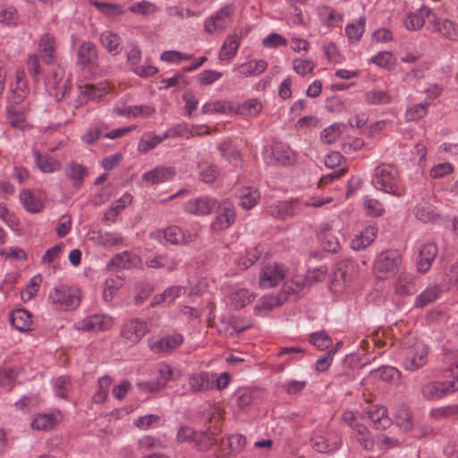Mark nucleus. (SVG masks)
<instances>
[{
    "mask_svg": "<svg viewBox=\"0 0 458 458\" xmlns=\"http://www.w3.org/2000/svg\"><path fill=\"white\" fill-rule=\"evenodd\" d=\"M450 362L449 372L454 379L451 381H434L426 383L421 386V395L428 401H436L449 393L458 390V351L451 352L448 356Z\"/></svg>",
    "mask_w": 458,
    "mask_h": 458,
    "instance_id": "nucleus-1",
    "label": "nucleus"
},
{
    "mask_svg": "<svg viewBox=\"0 0 458 458\" xmlns=\"http://www.w3.org/2000/svg\"><path fill=\"white\" fill-rule=\"evenodd\" d=\"M158 10L157 6L149 1H140L133 3L129 6V11L134 14L148 16L154 14Z\"/></svg>",
    "mask_w": 458,
    "mask_h": 458,
    "instance_id": "nucleus-57",
    "label": "nucleus"
},
{
    "mask_svg": "<svg viewBox=\"0 0 458 458\" xmlns=\"http://www.w3.org/2000/svg\"><path fill=\"white\" fill-rule=\"evenodd\" d=\"M364 98L368 105H388L392 102V96L386 90H369Z\"/></svg>",
    "mask_w": 458,
    "mask_h": 458,
    "instance_id": "nucleus-52",
    "label": "nucleus"
},
{
    "mask_svg": "<svg viewBox=\"0 0 458 458\" xmlns=\"http://www.w3.org/2000/svg\"><path fill=\"white\" fill-rule=\"evenodd\" d=\"M218 151L222 157L234 165L242 162V154L229 140H225L220 143Z\"/></svg>",
    "mask_w": 458,
    "mask_h": 458,
    "instance_id": "nucleus-41",
    "label": "nucleus"
},
{
    "mask_svg": "<svg viewBox=\"0 0 458 458\" xmlns=\"http://www.w3.org/2000/svg\"><path fill=\"white\" fill-rule=\"evenodd\" d=\"M10 322L13 327L21 332H29L32 330V316L23 309L13 311L10 315Z\"/></svg>",
    "mask_w": 458,
    "mask_h": 458,
    "instance_id": "nucleus-33",
    "label": "nucleus"
},
{
    "mask_svg": "<svg viewBox=\"0 0 458 458\" xmlns=\"http://www.w3.org/2000/svg\"><path fill=\"white\" fill-rule=\"evenodd\" d=\"M352 428L354 430V437L360 445L366 450H371L374 447L375 440L369 428L360 423H355Z\"/></svg>",
    "mask_w": 458,
    "mask_h": 458,
    "instance_id": "nucleus-42",
    "label": "nucleus"
},
{
    "mask_svg": "<svg viewBox=\"0 0 458 458\" xmlns=\"http://www.w3.org/2000/svg\"><path fill=\"white\" fill-rule=\"evenodd\" d=\"M149 331L148 322L142 318H132L122 327V336L131 344L139 343Z\"/></svg>",
    "mask_w": 458,
    "mask_h": 458,
    "instance_id": "nucleus-10",
    "label": "nucleus"
},
{
    "mask_svg": "<svg viewBox=\"0 0 458 458\" xmlns=\"http://www.w3.org/2000/svg\"><path fill=\"white\" fill-rule=\"evenodd\" d=\"M224 411L220 408L214 407L209 418V423H213V428L208 426L205 430L196 433L193 443L199 451H208L216 444V437L222 431L221 420Z\"/></svg>",
    "mask_w": 458,
    "mask_h": 458,
    "instance_id": "nucleus-3",
    "label": "nucleus"
},
{
    "mask_svg": "<svg viewBox=\"0 0 458 458\" xmlns=\"http://www.w3.org/2000/svg\"><path fill=\"white\" fill-rule=\"evenodd\" d=\"M441 293V288L438 285H433L427 288L422 292L416 300L417 307H424L435 301Z\"/></svg>",
    "mask_w": 458,
    "mask_h": 458,
    "instance_id": "nucleus-56",
    "label": "nucleus"
},
{
    "mask_svg": "<svg viewBox=\"0 0 458 458\" xmlns=\"http://www.w3.org/2000/svg\"><path fill=\"white\" fill-rule=\"evenodd\" d=\"M183 342L181 334L165 335L149 343L150 350L155 353H169L177 349Z\"/></svg>",
    "mask_w": 458,
    "mask_h": 458,
    "instance_id": "nucleus-15",
    "label": "nucleus"
},
{
    "mask_svg": "<svg viewBox=\"0 0 458 458\" xmlns=\"http://www.w3.org/2000/svg\"><path fill=\"white\" fill-rule=\"evenodd\" d=\"M396 424L403 431H410L413 428L412 414L409 408L402 407L396 414Z\"/></svg>",
    "mask_w": 458,
    "mask_h": 458,
    "instance_id": "nucleus-58",
    "label": "nucleus"
},
{
    "mask_svg": "<svg viewBox=\"0 0 458 458\" xmlns=\"http://www.w3.org/2000/svg\"><path fill=\"white\" fill-rule=\"evenodd\" d=\"M163 140V136L145 133L139 141L138 149L142 153L148 152L158 145Z\"/></svg>",
    "mask_w": 458,
    "mask_h": 458,
    "instance_id": "nucleus-59",
    "label": "nucleus"
},
{
    "mask_svg": "<svg viewBox=\"0 0 458 458\" xmlns=\"http://www.w3.org/2000/svg\"><path fill=\"white\" fill-rule=\"evenodd\" d=\"M61 420L62 414L60 411L39 413L33 419L31 428L35 430L49 431L54 429Z\"/></svg>",
    "mask_w": 458,
    "mask_h": 458,
    "instance_id": "nucleus-22",
    "label": "nucleus"
},
{
    "mask_svg": "<svg viewBox=\"0 0 458 458\" xmlns=\"http://www.w3.org/2000/svg\"><path fill=\"white\" fill-rule=\"evenodd\" d=\"M257 395V392L253 389L250 388H241L238 389L234 394V402L235 405L240 410H243L245 407L249 406L254 401Z\"/></svg>",
    "mask_w": 458,
    "mask_h": 458,
    "instance_id": "nucleus-50",
    "label": "nucleus"
},
{
    "mask_svg": "<svg viewBox=\"0 0 458 458\" xmlns=\"http://www.w3.org/2000/svg\"><path fill=\"white\" fill-rule=\"evenodd\" d=\"M49 301L59 310H73L81 302L80 292L65 285L55 287L49 293Z\"/></svg>",
    "mask_w": 458,
    "mask_h": 458,
    "instance_id": "nucleus-6",
    "label": "nucleus"
},
{
    "mask_svg": "<svg viewBox=\"0 0 458 458\" xmlns=\"http://www.w3.org/2000/svg\"><path fill=\"white\" fill-rule=\"evenodd\" d=\"M20 199L24 208L30 213H38L43 209V202L30 190H23L20 193Z\"/></svg>",
    "mask_w": 458,
    "mask_h": 458,
    "instance_id": "nucleus-45",
    "label": "nucleus"
},
{
    "mask_svg": "<svg viewBox=\"0 0 458 458\" xmlns=\"http://www.w3.org/2000/svg\"><path fill=\"white\" fill-rule=\"evenodd\" d=\"M101 45L112 55H115L120 51V38L110 30L104 31L100 35Z\"/></svg>",
    "mask_w": 458,
    "mask_h": 458,
    "instance_id": "nucleus-48",
    "label": "nucleus"
},
{
    "mask_svg": "<svg viewBox=\"0 0 458 458\" xmlns=\"http://www.w3.org/2000/svg\"><path fill=\"white\" fill-rule=\"evenodd\" d=\"M36 165L38 169L43 173H55L61 169V162L47 155H42L39 153H36Z\"/></svg>",
    "mask_w": 458,
    "mask_h": 458,
    "instance_id": "nucleus-39",
    "label": "nucleus"
},
{
    "mask_svg": "<svg viewBox=\"0 0 458 458\" xmlns=\"http://www.w3.org/2000/svg\"><path fill=\"white\" fill-rule=\"evenodd\" d=\"M402 263V256L397 250H387L382 251L377 257L374 266L373 272L376 276L379 279H387L398 269V267Z\"/></svg>",
    "mask_w": 458,
    "mask_h": 458,
    "instance_id": "nucleus-4",
    "label": "nucleus"
},
{
    "mask_svg": "<svg viewBox=\"0 0 458 458\" xmlns=\"http://www.w3.org/2000/svg\"><path fill=\"white\" fill-rule=\"evenodd\" d=\"M38 47L44 63L47 64H51L55 58V38L50 33L43 34L40 38Z\"/></svg>",
    "mask_w": 458,
    "mask_h": 458,
    "instance_id": "nucleus-30",
    "label": "nucleus"
},
{
    "mask_svg": "<svg viewBox=\"0 0 458 458\" xmlns=\"http://www.w3.org/2000/svg\"><path fill=\"white\" fill-rule=\"evenodd\" d=\"M80 91L81 94V99L75 104V107L82 105L88 99H97L101 98L108 92V88L106 83H98V84H86L83 87H80Z\"/></svg>",
    "mask_w": 458,
    "mask_h": 458,
    "instance_id": "nucleus-28",
    "label": "nucleus"
},
{
    "mask_svg": "<svg viewBox=\"0 0 458 458\" xmlns=\"http://www.w3.org/2000/svg\"><path fill=\"white\" fill-rule=\"evenodd\" d=\"M175 174L173 167H157L143 174V179L152 184L160 183L172 179Z\"/></svg>",
    "mask_w": 458,
    "mask_h": 458,
    "instance_id": "nucleus-38",
    "label": "nucleus"
},
{
    "mask_svg": "<svg viewBox=\"0 0 458 458\" xmlns=\"http://www.w3.org/2000/svg\"><path fill=\"white\" fill-rule=\"evenodd\" d=\"M64 174L69 178L73 187L79 189L82 186L87 175V168L81 164L72 161L64 169Z\"/></svg>",
    "mask_w": 458,
    "mask_h": 458,
    "instance_id": "nucleus-34",
    "label": "nucleus"
},
{
    "mask_svg": "<svg viewBox=\"0 0 458 458\" xmlns=\"http://www.w3.org/2000/svg\"><path fill=\"white\" fill-rule=\"evenodd\" d=\"M260 198V194L257 190L246 188L241 194V205L245 209L252 208Z\"/></svg>",
    "mask_w": 458,
    "mask_h": 458,
    "instance_id": "nucleus-60",
    "label": "nucleus"
},
{
    "mask_svg": "<svg viewBox=\"0 0 458 458\" xmlns=\"http://www.w3.org/2000/svg\"><path fill=\"white\" fill-rule=\"evenodd\" d=\"M284 287L293 293L303 294L310 285L305 274L293 276L289 282L285 283Z\"/></svg>",
    "mask_w": 458,
    "mask_h": 458,
    "instance_id": "nucleus-47",
    "label": "nucleus"
},
{
    "mask_svg": "<svg viewBox=\"0 0 458 458\" xmlns=\"http://www.w3.org/2000/svg\"><path fill=\"white\" fill-rule=\"evenodd\" d=\"M113 379L109 376H104L98 381V389L92 396V401L96 403H103L106 400Z\"/></svg>",
    "mask_w": 458,
    "mask_h": 458,
    "instance_id": "nucleus-49",
    "label": "nucleus"
},
{
    "mask_svg": "<svg viewBox=\"0 0 458 458\" xmlns=\"http://www.w3.org/2000/svg\"><path fill=\"white\" fill-rule=\"evenodd\" d=\"M403 367L406 370H417L427 363L428 349L421 341L416 342L412 346L404 348Z\"/></svg>",
    "mask_w": 458,
    "mask_h": 458,
    "instance_id": "nucleus-8",
    "label": "nucleus"
},
{
    "mask_svg": "<svg viewBox=\"0 0 458 458\" xmlns=\"http://www.w3.org/2000/svg\"><path fill=\"white\" fill-rule=\"evenodd\" d=\"M372 183L377 190L395 197H402L405 193V189L399 185L397 169L389 164H382L376 167Z\"/></svg>",
    "mask_w": 458,
    "mask_h": 458,
    "instance_id": "nucleus-2",
    "label": "nucleus"
},
{
    "mask_svg": "<svg viewBox=\"0 0 458 458\" xmlns=\"http://www.w3.org/2000/svg\"><path fill=\"white\" fill-rule=\"evenodd\" d=\"M216 214L211 224V229L215 232H221L229 228L235 221L236 214L232 202L228 200L216 204Z\"/></svg>",
    "mask_w": 458,
    "mask_h": 458,
    "instance_id": "nucleus-9",
    "label": "nucleus"
},
{
    "mask_svg": "<svg viewBox=\"0 0 458 458\" xmlns=\"http://www.w3.org/2000/svg\"><path fill=\"white\" fill-rule=\"evenodd\" d=\"M310 343L319 350H325L332 345L333 341L325 331H320L310 335Z\"/></svg>",
    "mask_w": 458,
    "mask_h": 458,
    "instance_id": "nucleus-61",
    "label": "nucleus"
},
{
    "mask_svg": "<svg viewBox=\"0 0 458 458\" xmlns=\"http://www.w3.org/2000/svg\"><path fill=\"white\" fill-rule=\"evenodd\" d=\"M431 15H435V13L429 8L422 6L416 13H411L406 16L404 25L410 30H418L426 24L427 29L430 30L433 22L431 21Z\"/></svg>",
    "mask_w": 458,
    "mask_h": 458,
    "instance_id": "nucleus-13",
    "label": "nucleus"
},
{
    "mask_svg": "<svg viewBox=\"0 0 458 458\" xmlns=\"http://www.w3.org/2000/svg\"><path fill=\"white\" fill-rule=\"evenodd\" d=\"M369 376L386 383H394L400 378L401 372L394 367L382 366L377 369L371 370Z\"/></svg>",
    "mask_w": 458,
    "mask_h": 458,
    "instance_id": "nucleus-43",
    "label": "nucleus"
},
{
    "mask_svg": "<svg viewBox=\"0 0 458 458\" xmlns=\"http://www.w3.org/2000/svg\"><path fill=\"white\" fill-rule=\"evenodd\" d=\"M12 91L14 103H20L27 97L29 88L23 72L17 74L15 86H12Z\"/></svg>",
    "mask_w": 458,
    "mask_h": 458,
    "instance_id": "nucleus-51",
    "label": "nucleus"
},
{
    "mask_svg": "<svg viewBox=\"0 0 458 458\" xmlns=\"http://www.w3.org/2000/svg\"><path fill=\"white\" fill-rule=\"evenodd\" d=\"M365 413L377 429H386L392 424V420L389 418L387 409L385 406L372 405L365 410Z\"/></svg>",
    "mask_w": 458,
    "mask_h": 458,
    "instance_id": "nucleus-20",
    "label": "nucleus"
},
{
    "mask_svg": "<svg viewBox=\"0 0 458 458\" xmlns=\"http://www.w3.org/2000/svg\"><path fill=\"white\" fill-rule=\"evenodd\" d=\"M156 380L140 382L138 386L142 391L155 392L163 388L167 382L171 379L173 370L170 366L166 364H161L158 366L157 370Z\"/></svg>",
    "mask_w": 458,
    "mask_h": 458,
    "instance_id": "nucleus-14",
    "label": "nucleus"
},
{
    "mask_svg": "<svg viewBox=\"0 0 458 458\" xmlns=\"http://www.w3.org/2000/svg\"><path fill=\"white\" fill-rule=\"evenodd\" d=\"M318 15L320 22L327 28L335 27L342 21L341 14L328 6L319 7L318 9Z\"/></svg>",
    "mask_w": 458,
    "mask_h": 458,
    "instance_id": "nucleus-40",
    "label": "nucleus"
},
{
    "mask_svg": "<svg viewBox=\"0 0 458 458\" xmlns=\"http://www.w3.org/2000/svg\"><path fill=\"white\" fill-rule=\"evenodd\" d=\"M357 277V266L352 260L339 262L333 272L331 288L335 292H341L346 285Z\"/></svg>",
    "mask_w": 458,
    "mask_h": 458,
    "instance_id": "nucleus-7",
    "label": "nucleus"
},
{
    "mask_svg": "<svg viewBox=\"0 0 458 458\" xmlns=\"http://www.w3.org/2000/svg\"><path fill=\"white\" fill-rule=\"evenodd\" d=\"M377 228L374 225L365 227L360 234L352 241L351 246L355 250H360L369 246L377 236Z\"/></svg>",
    "mask_w": 458,
    "mask_h": 458,
    "instance_id": "nucleus-35",
    "label": "nucleus"
},
{
    "mask_svg": "<svg viewBox=\"0 0 458 458\" xmlns=\"http://www.w3.org/2000/svg\"><path fill=\"white\" fill-rule=\"evenodd\" d=\"M235 6L233 4H226L214 14L208 16L204 21V30L208 34L222 33L232 23Z\"/></svg>",
    "mask_w": 458,
    "mask_h": 458,
    "instance_id": "nucleus-5",
    "label": "nucleus"
},
{
    "mask_svg": "<svg viewBox=\"0 0 458 458\" xmlns=\"http://www.w3.org/2000/svg\"><path fill=\"white\" fill-rule=\"evenodd\" d=\"M98 52L94 44L83 42L78 48V60L81 65H87L97 60Z\"/></svg>",
    "mask_w": 458,
    "mask_h": 458,
    "instance_id": "nucleus-44",
    "label": "nucleus"
},
{
    "mask_svg": "<svg viewBox=\"0 0 458 458\" xmlns=\"http://www.w3.org/2000/svg\"><path fill=\"white\" fill-rule=\"evenodd\" d=\"M344 128L345 125L341 123H335L328 126L321 131V140L327 144H332L335 142L341 136Z\"/></svg>",
    "mask_w": 458,
    "mask_h": 458,
    "instance_id": "nucleus-55",
    "label": "nucleus"
},
{
    "mask_svg": "<svg viewBox=\"0 0 458 458\" xmlns=\"http://www.w3.org/2000/svg\"><path fill=\"white\" fill-rule=\"evenodd\" d=\"M431 32H438L448 39L458 40V24L448 19L441 20L436 14L431 15Z\"/></svg>",
    "mask_w": 458,
    "mask_h": 458,
    "instance_id": "nucleus-17",
    "label": "nucleus"
},
{
    "mask_svg": "<svg viewBox=\"0 0 458 458\" xmlns=\"http://www.w3.org/2000/svg\"><path fill=\"white\" fill-rule=\"evenodd\" d=\"M164 238L167 242L175 245H183L193 242L197 239V233L185 232L176 225L166 227L164 232Z\"/></svg>",
    "mask_w": 458,
    "mask_h": 458,
    "instance_id": "nucleus-18",
    "label": "nucleus"
},
{
    "mask_svg": "<svg viewBox=\"0 0 458 458\" xmlns=\"http://www.w3.org/2000/svg\"><path fill=\"white\" fill-rule=\"evenodd\" d=\"M90 239L98 246L114 247L123 242L124 238L118 233L93 231Z\"/></svg>",
    "mask_w": 458,
    "mask_h": 458,
    "instance_id": "nucleus-29",
    "label": "nucleus"
},
{
    "mask_svg": "<svg viewBox=\"0 0 458 458\" xmlns=\"http://www.w3.org/2000/svg\"><path fill=\"white\" fill-rule=\"evenodd\" d=\"M267 68L265 60H251L243 63L237 67V72L242 77L258 76Z\"/></svg>",
    "mask_w": 458,
    "mask_h": 458,
    "instance_id": "nucleus-37",
    "label": "nucleus"
},
{
    "mask_svg": "<svg viewBox=\"0 0 458 458\" xmlns=\"http://www.w3.org/2000/svg\"><path fill=\"white\" fill-rule=\"evenodd\" d=\"M286 269L283 264L274 263L265 266L259 275V284L262 288H271L284 280Z\"/></svg>",
    "mask_w": 458,
    "mask_h": 458,
    "instance_id": "nucleus-11",
    "label": "nucleus"
},
{
    "mask_svg": "<svg viewBox=\"0 0 458 458\" xmlns=\"http://www.w3.org/2000/svg\"><path fill=\"white\" fill-rule=\"evenodd\" d=\"M215 377L206 371L195 373L189 377L190 390L192 393L206 392L214 387Z\"/></svg>",
    "mask_w": 458,
    "mask_h": 458,
    "instance_id": "nucleus-23",
    "label": "nucleus"
},
{
    "mask_svg": "<svg viewBox=\"0 0 458 458\" xmlns=\"http://www.w3.org/2000/svg\"><path fill=\"white\" fill-rule=\"evenodd\" d=\"M216 207V201L208 197H200L187 202L185 210L194 216L209 215Z\"/></svg>",
    "mask_w": 458,
    "mask_h": 458,
    "instance_id": "nucleus-19",
    "label": "nucleus"
},
{
    "mask_svg": "<svg viewBox=\"0 0 458 458\" xmlns=\"http://www.w3.org/2000/svg\"><path fill=\"white\" fill-rule=\"evenodd\" d=\"M240 44H241V37L238 33L233 32V33L229 34L225 38V39L219 50V55H218L219 60L220 61H229V60L233 59L237 54Z\"/></svg>",
    "mask_w": 458,
    "mask_h": 458,
    "instance_id": "nucleus-27",
    "label": "nucleus"
},
{
    "mask_svg": "<svg viewBox=\"0 0 458 458\" xmlns=\"http://www.w3.org/2000/svg\"><path fill=\"white\" fill-rule=\"evenodd\" d=\"M438 250L434 243L424 244L420 251V259L418 261V270L420 272H427L430 267L432 261L436 259Z\"/></svg>",
    "mask_w": 458,
    "mask_h": 458,
    "instance_id": "nucleus-36",
    "label": "nucleus"
},
{
    "mask_svg": "<svg viewBox=\"0 0 458 458\" xmlns=\"http://www.w3.org/2000/svg\"><path fill=\"white\" fill-rule=\"evenodd\" d=\"M254 296L247 289H241L233 293L230 296L231 303L236 310L244 308L250 303Z\"/></svg>",
    "mask_w": 458,
    "mask_h": 458,
    "instance_id": "nucleus-54",
    "label": "nucleus"
},
{
    "mask_svg": "<svg viewBox=\"0 0 458 458\" xmlns=\"http://www.w3.org/2000/svg\"><path fill=\"white\" fill-rule=\"evenodd\" d=\"M314 67V62L310 59L297 58L293 62V70L301 76L311 73Z\"/></svg>",
    "mask_w": 458,
    "mask_h": 458,
    "instance_id": "nucleus-64",
    "label": "nucleus"
},
{
    "mask_svg": "<svg viewBox=\"0 0 458 458\" xmlns=\"http://www.w3.org/2000/svg\"><path fill=\"white\" fill-rule=\"evenodd\" d=\"M395 293L400 296L411 295L416 293V282L412 274L403 272L399 275L394 284Z\"/></svg>",
    "mask_w": 458,
    "mask_h": 458,
    "instance_id": "nucleus-32",
    "label": "nucleus"
},
{
    "mask_svg": "<svg viewBox=\"0 0 458 458\" xmlns=\"http://www.w3.org/2000/svg\"><path fill=\"white\" fill-rule=\"evenodd\" d=\"M313 448L319 453L336 451L342 445L341 438L335 435L329 438L322 435H316L311 439Z\"/></svg>",
    "mask_w": 458,
    "mask_h": 458,
    "instance_id": "nucleus-31",
    "label": "nucleus"
},
{
    "mask_svg": "<svg viewBox=\"0 0 458 458\" xmlns=\"http://www.w3.org/2000/svg\"><path fill=\"white\" fill-rule=\"evenodd\" d=\"M221 444L222 445H225L226 447L221 448L218 458H230L236 456L243 450L246 445V437L239 434L231 435L227 437L225 442L224 439H222Z\"/></svg>",
    "mask_w": 458,
    "mask_h": 458,
    "instance_id": "nucleus-21",
    "label": "nucleus"
},
{
    "mask_svg": "<svg viewBox=\"0 0 458 458\" xmlns=\"http://www.w3.org/2000/svg\"><path fill=\"white\" fill-rule=\"evenodd\" d=\"M130 267V254L128 251H123L115 254L108 262V268L123 269Z\"/></svg>",
    "mask_w": 458,
    "mask_h": 458,
    "instance_id": "nucleus-63",
    "label": "nucleus"
},
{
    "mask_svg": "<svg viewBox=\"0 0 458 458\" xmlns=\"http://www.w3.org/2000/svg\"><path fill=\"white\" fill-rule=\"evenodd\" d=\"M318 237L326 250L337 252L340 249L337 238L332 233V225L328 223H322L318 226Z\"/></svg>",
    "mask_w": 458,
    "mask_h": 458,
    "instance_id": "nucleus-26",
    "label": "nucleus"
},
{
    "mask_svg": "<svg viewBox=\"0 0 458 458\" xmlns=\"http://www.w3.org/2000/svg\"><path fill=\"white\" fill-rule=\"evenodd\" d=\"M90 4L97 7L103 14L108 17L121 16L124 13L123 6L119 4L100 3L98 1H90Z\"/></svg>",
    "mask_w": 458,
    "mask_h": 458,
    "instance_id": "nucleus-53",
    "label": "nucleus"
},
{
    "mask_svg": "<svg viewBox=\"0 0 458 458\" xmlns=\"http://www.w3.org/2000/svg\"><path fill=\"white\" fill-rule=\"evenodd\" d=\"M297 200L276 201L267 207V212L276 218L284 220L295 215Z\"/></svg>",
    "mask_w": 458,
    "mask_h": 458,
    "instance_id": "nucleus-25",
    "label": "nucleus"
},
{
    "mask_svg": "<svg viewBox=\"0 0 458 458\" xmlns=\"http://www.w3.org/2000/svg\"><path fill=\"white\" fill-rule=\"evenodd\" d=\"M270 149L275 165H291L296 161L295 152L285 143L275 142Z\"/></svg>",
    "mask_w": 458,
    "mask_h": 458,
    "instance_id": "nucleus-16",
    "label": "nucleus"
},
{
    "mask_svg": "<svg viewBox=\"0 0 458 458\" xmlns=\"http://www.w3.org/2000/svg\"><path fill=\"white\" fill-rule=\"evenodd\" d=\"M371 61L377 65L387 70L394 69L395 65V62L391 52L387 51L378 53L377 55L372 57Z\"/></svg>",
    "mask_w": 458,
    "mask_h": 458,
    "instance_id": "nucleus-62",
    "label": "nucleus"
},
{
    "mask_svg": "<svg viewBox=\"0 0 458 458\" xmlns=\"http://www.w3.org/2000/svg\"><path fill=\"white\" fill-rule=\"evenodd\" d=\"M434 196L430 194H426V196L422 198V202L417 204L414 208V216L423 223L436 221L439 216L436 212V208L430 204V200Z\"/></svg>",
    "mask_w": 458,
    "mask_h": 458,
    "instance_id": "nucleus-24",
    "label": "nucleus"
},
{
    "mask_svg": "<svg viewBox=\"0 0 458 458\" xmlns=\"http://www.w3.org/2000/svg\"><path fill=\"white\" fill-rule=\"evenodd\" d=\"M112 327L110 318L101 314L88 316L75 324V327L81 331H106Z\"/></svg>",
    "mask_w": 458,
    "mask_h": 458,
    "instance_id": "nucleus-12",
    "label": "nucleus"
},
{
    "mask_svg": "<svg viewBox=\"0 0 458 458\" xmlns=\"http://www.w3.org/2000/svg\"><path fill=\"white\" fill-rule=\"evenodd\" d=\"M233 110L231 102L226 100H212L202 106V113L207 114H228Z\"/></svg>",
    "mask_w": 458,
    "mask_h": 458,
    "instance_id": "nucleus-46",
    "label": "nucleus"
}]
</instances>
